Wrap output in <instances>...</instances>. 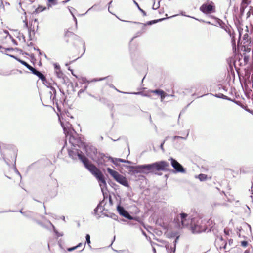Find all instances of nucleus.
Here are the masks:
<instances>
[{"label":"nucleus","mask_w":253,"mask_h":253,"mask_svg":"<svg viewBox=\"0 0 253 253\" xmlns=\"http://www.w3.org/2000/svg\"><path fill=\"white\" fill-rule=\"evenodd\" d=\"M190 228L193 233H199L205 231L206 228L204 225H199V222L197 221V224L194 223V221H190Z\"/></svg>","instance_id":"0eeeda50"},{"label":"nucleus","mask_w":253,"mask_h":253,"mask_svg":"<svg viewBox=\"0 0 253 253\" xmlns=\"http://www.w3.org/2000/svg\"><path fill=\"white\" fill-rule=\"evenodd\" d=\"M77 149H68L69 157L73 160H76L77 157L83 163L84 167L99 181V185L103 194L104 191L107 188V184L104 176L101 171L84 155L79 153Z\"/></svg>","instance_id":"f257e3e1"},{"label":"nucleus","mask_w":253,"mask_h":253,"mask_svg":"<svg viewBox=\"0 0 253 253\" xmlns=\"http://www.w3.org/2000/svg\"><path fill=\"white\" fill-rule=\"evenodd\" d=\"M219 240L222 242V245H223V248L224 249H226L227 245V243L223 240V239L222 237H220L219 238Z\"/></svg>","instance_id":"f704fd0d"},{"label":"nucleus","mask_w":253,"mask_h":253,"mask_svg":"<svg viewBox=\"0 0 253 253\" xmlns=\"http://www.w3.org/2000/svg\"><path fill=\"white\" fill-rule=\"evenodd\" d=\"M107 171L117 182L125 187H129L128 181L125 176L110 168H107Z\"/></svg>","instance_id":"7ed1b4c3"},{"label":"nucleus","mask_w":253,"mask_h":253,"mask_svg":"<svg viewBox=\"0 0 253 253\" xmlns=\"http://www.w3.org/2000/svg\"><path fill=\"white\" fill-rule=\"evenodd\" d=\"M151 93L157 94L158 95H161L163 94L164 91L161 89H155L150 91Z\"/></svg>","instance_id":"a878e982"},{"label":"nucleus","mask_w":253,"mask_h":253,"mask_svg":"<svg viewBox=\"0 0 253 253\" xmlns=\"http://www.w3.org/2000/svg\"><path fill=\"white\" fill-rule=\"evenodd\" d=\"M34 75L37 76L43 82L44 84L47 83L45 77L40 72L37 71L36 69L33 73Z\"/></svg>","instance_id":"2eb2a0df"},{"label":"nucleus","mask_w":253,"mask_h":253,"mask_svg":"<svg viewBox=\"0 0 253 253\" xmlns=\"http://www.w3.org/2000/svg\"><path fill=\"white\" fill-rule=\"evenodd\" d=\"M129 94H135V95H141L143 96H146L150 97V96L146 93H144L143 92H130L128 93Z\"/></svg>","instance_id":"c756f323"},{"label":"nucleus","mask_w":253,"mask_h":253,"mask_svg":"<svg viewBox=\"0 0 253 253\" xmlns=\"http://www.w3.org/2000/svg\"><path fill=\"white\" fill-rule=\"evenodd\" d=\"M241 244L242 246L245 247L248 245V242L246 241H243L241 242Z\"/></svg>","instance_id":"49530a36"},{"label":"nucleus","mask_w":253,"mask_h":253,"mask_svg":"<svg viewBox=\"0 0 253 253\" xmlns=\"http://www.w3.org/2000/svg\"><path fill=\"white\" fill-rule=\"evenodd\" d=\"M25 15L26 14V13L25 12ZM25 19H23V22L24 23V27L27 29H28V31H29V32L30 33V28L29 27H28V21H27V18H26V16L25 15Z\"/></svg>","instance_id":"cd10ccee"},{"label":"nucleus","mask_w":253,"mask_h":253,"mask_svg":"<svg viewBox=\"0 0 253 253\" xmlns=\"http://www.w3.org/2000/svg\"><path fill=\"white\" fill-rule=\"evenodd\" d=\"M57 108L58 111L60 112V113H57V115L58 117V120H59V121L60 123V125H61L62 127L63 128V122L61 121V118H62L61 109L59 107V105L58 104H57Z\"/></svg>","instance_id":"412c9836"},{"label":"nucleus","mask_w":253,"mask_h":253,"mask_svg":"<svg viewBox=\"0 0 253 253\" xmlns=\"http://www.w3.org/2000/svg\"><path fill=\"white\" fill-rule=\"evenodd\" d=\"M45 227L49 228V229H50V228H53L54 232L56 234V235L57 238H58L60 237H62V235L60 234V233H59L57 232V231L55 229V227L53 226V225L50 222H48V225H47Z\"/></svg>","instance_id":"aec40b11"},{"label":"nucleus","mask_w":253,"mask_h":253,"mask_svg":"<svg viewBox=\"0 0 253 253\" xmlns=\"http://www.w3.org/2000/svg\"><path fill=\"white\" fill-rule=\"evenodd\" d=\"M114 89H115L116 90H117L119 92L122 93L124 94H128V92H123V91H121L118 90L115 87V88H114Z\"/></svg>","instance_id":"bf43d9fd"},{"label":"nucleus","mask_w":253,"mask_h":253,"mask_svg":"<svg viewBox=\"0 0 253 253\" xmlns=\"http://www.w3.org/2000/svg\"><path fill=\"white\" fill-rule=\"evenodd\" d=\"M221 88H222V89H223L224 91H227V89L226 88V87L224 86H222L221 87Z\"/></svg>","instance_id":"338daca9"},{"label":"nucleus","mask_w":253,"mask_h":253,"mask_svg":"<svg viewBox=\"0 0 253 253\" xmlns=\"http://www.w3.org/2000/svg\"><path fill=\"white\" fill-rule=\"evenodd\" d=\"M48 88H49V91L46 94V97L50 101H53L55 98L56 91L54 87L50 85V84L47 82L45 84Z\"/></svg>","instance_id":"9b49d317"},{"label":"nucleus","mask_w":253,"mask_h":253,"mask_svg":"<svg viewBox=\"0 0 253 253\" xmlns=\"http://www.w3.org/2000/svg\"><path fill=\"white\" fill-rule=\"evenodd\" d=\"M69 35H72L74 38H79V37L77 36L76 35H75L74 34L71 33V32H67L66 34H65V36H69Z\"/></svg>","instance_id":"79ce46f5"},{"label":"nucleus","mask_w":253,"mask_h":253,"mask_svg":"<svg viewBox=\"0 0 253 253\" xmlns=\"http://www.w3.org/2000/svg\"><path fill=\"white\" fill-rule=\"evenodd\" d=\"M34 49L36 50L37 52H38V53H39L40 55H42L43 54L45 57H46V54H44V53H42L41 52L40 49H35V48H34Z\"/></svg>","instance_id":"864d4df0"},{"label":"nucleus","mask_w":253,"mask_h":253,"mask_svg":"<svg viewBox=\"0 0 253 253\" xmlns=\"http://www.w3.org/2000/svg\"><path fill=\"white\" fill-rule=\"evenodd\" d=\"M251 42H244L243 43V46L242 48V50H243L244 51L246 52H250L251 51L250 47H249V45L250 44Z\"/></svg>","instance_id":"6ab92c4d"},{"label":"nucleus","mask_w":253,"mask_h":253,"mask_svg":"<svg viewBox=\"0 0 253 253\" xmlns=\"http://www.w3.org/2000/svg\"><path fill=\"white\" fill-rule=\"evenodd\" d=\"M68 9H69V11H70V12L71 13V14L72 15L73 18L75 20L76 25L77 26V20L73 13V10H75V9L72 7H71V8L68 7Z\"/></svg>","instance_id":"7c9ffc66"},{"label":"nucleus","mask_w":253,"mask_h":253,"mask_svg":"<svg viewBox=\"0 0 253 253\" xmlns=\"http://www.w3.org/2000/svg\"><path fill=\"white\" fill-rule=\"evenodd\" d=\"M29 70H30L33 73L34 71L36 70L34 68L32 67L31 66L28 64V65L26 66Z\"/></svg>","instance_id":"4c0bfd02"},{"label":"nucleus","mask_w":253,"mask_h":253,"mask_svg":"<svg viewBox=\"0 0 253 253\" xmlns=\"http://www.w3.org/2000/svg\"><path fill=\"white\" fill-rule=\"evenodd\" d=\"M147 167V164H144L135 166H127V168L129 173L133 175L136 173L147 174L149 173Z\"/></svg>","instance_id":"20e7f679"},{"label":"nucleus","mask_w":253,"mask_h":253,"mask_svg":"<svg viewBox=\"0 0 253 253\" xmlns=\"http://www.w3.org/2000/svg\"><path fill=\"white\" fill-rule=\"evenodd\" d=\"M65 136L66 139H68L69 143L73 147H75L76 146H78L80 147L81 145H82V142L81 140L79 139L77 134L75 135L73 133H70L65 135Z\"/></svg>","instance_id":"39448f33"},{"label":"nucleus","mask_w":253,"mask_h":253,"mask_svg":"<svg viewBox=\"0 0 253 253\" xmlns=\"http://www.w3.org/2000/svg\"><path fill=\"white\" fill-rule=\"evenodd\" d=\"M165 141H166V140H164L163 141V142L161 144L160 146V147L161 149L163 152L164 151V147H163V145H164V143H165Z\"/></svg>","instance_id":"603ef678"},{"label":"nucleus","mask_w":253,"mask_h":253,"mask_svg":"<svg viewBox=\"0 0 253 253\" xmlns=\"http://www.w3.org/2000/svg\"><path fill=\"white\" fill-rule=\"evenodd\" d=\"M215 21L214 23H211L210 21H205L204 20H203L202 21L203 22L206 23L207 24L217 26V25H219L220 26H221L222 28H223V27L221 26V24L223 23V22L222 21V20H221L220 19H219L218 18H215Z\"/></svg>","instance_id":"a211bd4d"},{"label":"nucleus","mask_w":253,"mask_h":253,"mask_svg":"<svg viewBox=\"0 0 253 253\" xmlns=\"http://www.w3.org/2000/svg\"><path fill=\"white\" fill-rule=\"evenodd\" d=\"M82 245V244L81 243H80L79 244H78L77 246H76V248L81 246Z\"/></svg>","instance_id":"774afa93"},{"label":"nucleus","mask_w":253,"mask_h":253,"mask_svg":"<svg viewBox=\"0 0 253 253\" xmlns=\"http://www.w3.org/2000/svg\"><path fill=\"white\" fill-rule=\"evenodd\" d=\"M0 74L2 75L3 76H10L12 74V71L6 72L5 73H2V74L0 73Z\"/></svg>","instance_id":"a18cd8bd"},{"label":"nucleus","mask_w":253,"mask_h":253,"mask_svg":"<svg viewBox=\"0 0 253 253\" xmlns=\"http://www.w3.org/2000/svg\"><path fill=\"white\" fill-rule=\"evenodd\" d=\"M169 161H170L171 165L176 172L182 173L186 172L185 169L177 160L171 157L169 159Z\"/></svg>","instance_id":"423d86ee"},{"label":"nucleus","mask_w":253,"mask_h":253,"mask_svg":"<svg viewBox=\"0 0 253 253\" xmlns=\"http://www.w3.org/2000/svg\"><path fill=\"white\" fill-rule=\"evenodd\" d=\"M99 5V4H95L94 5H93L91 8H90L87 11L91 10V9H94L97 6H98Z\"/></svg>","instance_id":"5fc2aeb1"},{"label":"nucleus","mask_w":253,"mask_h":253,"mask_svg":"<svg viewBox=\"0 0 253 253\" xmlns=\"http://www.w3.org/2000/svg\"><path fill=\"white\" fill-rule=\"evenodd\" d=\"M70 133H73L76 135V132L72 127V125L68 122H67L65 124H64V135Z\"/></svg>","instance_id":"4468645a"},{"label":"nucleus","mask_w":253,"mask_h":253,"mask_svg":"<svg viewBox=\"0 0 253 253\" xmlns=\"http://www.w3.org/2000/svg\"><path fill=\"white\" fill-rule=\"evenodd\" d=\"M200 10L205 14H210L214 11V6L211 4H203Z\"/></svg>","instance_id":"9d476101"},{"label":"nucleus","mask_w":253,"mask_h":253,"mask_svg":"<svg viewBox=\"0 0 253 253\" xmlns=\"http://www.w3.org/2000/svg\"><path fill=\"white\" fill-rule=\"evenodd\" d=\"M107 78H108V77H104V78H95V79H93L92 80L90 81V82H92L100 81L104 80Z\"/></svg>","instance_id":"c9c22d12"},{"label":"nucleus","mask_w":253,"mask_h":253,"mask_svg":"<svg viewBox=\"0 0 253 253\" xmlns=\"http://www.w3.org/2000/svg\"><path fill=\"white\" fill-rule=\"evenodd\" d=\"M233 240L232 239H230V240H229V241H228L229 245L230 246H231V245H232V243H233Z\"/></svg>","instance_id":"e2e57ef3"},{"label":"nucleus","mask_w":253,"mask_h":253,"mask_svg":"<svg viewBox=\"0 0 253 253\" xmlns=\"http://www.w3.org/2000/svg\"><path fill=\"white\" fill-rule=\"evenodd\" d=\"M165 19H166V18H161V19H159L158 20H154L149 21L146 22V23H141L138 22H132V21H124L126 22H128V23H133L137 24H142L143 25L142 30H144L145 26H146L147 25H152L153 24H155L158 22L162 21L164 20Z\"/></svg>","instance_id":"f8f14e48"},{"label":"nucleus","mask_w":253,"mask_h":253,"mask_svg":"<svg viewBox=\"0 0 253 253\" xmlns=\"http://www.w3.org/2000/svg\"><path fill=\"white\" fill-rule=\"evenodd\" d=\"M68 70H70V71L71 72L73 76H75L76 78L77 77V76H76V75L73 73V70H72V69H71V68H70V67H69V68H68Z\"/></svg>","instance_id":"0e129e2a"},{"label":"nucleus","mask_w":253,"mask_h":253,"mask_svg":"<svg viewBox=\"0 0 253 253\" xmlns=\"http://www.w3.org/2000/svg\"><path fill=\"white\" fill-rule=\"evenodd\" d=\"M114 89H115L116 90H117L119 92L122 93L124 94H128V92H123V91H121L118 90L115 87V88H114Z\"/></svg>","instance_id":"13d9d810"},{"label":"nucleus","mask_w":253,"mask_h":253,"mask_svg":"<svg viewBox=\"0 0 253 253\" xmlns=\"http://www.w3.org/2000/svg\"><path fill=\"white\" fill-rule=\"evenodd\" d=\"M8 55V54H7ZM9 56L14 59H15V60H16L17 61H18V62H19L20 63H21L22 65H23L24 66H25V67L28 65V63L27 62H26L25 61L22 60H21L20 59L17 58V57H16L14 55H9Z\"/></svg>","instance_id":"4be33fe9"},{"label":"nucleus","mask_w":253,"mask_h":253,"mask_svg":"<svg viewBox=\"0 0 253 253\" xmlns=\"http://www.w3.org/2000/svg\"><path fill=\"white\" fill-rule=\"evenodd\" d=\"M189 135V132H188L186 137H182V136H174L173 137V140H175L177 139H183V140H186L188 137Z\"/></svg>","instance_id":"473e14b6"},{"label":"nucleus","mask_w":253,"mask_h":253,"mask_svg":"<svg viewBox=\"0 0 253 253\" xmlns=\"http://www.w3.org/2000/svg\"><path fill=\"white\" fill-rule=\"evenodd\" d=\"M197 177L201 181H204L207 179V175L205 174H199Z\"/></svg>","instance_id":"393cba45"},{"label":"nucleus","mask_w":253,"mask_h":253,"mask_svg":"<svg viewBox=\"0 0 253 253\" xmlns=\"http://www.w3.org/2000/svg\"><path fill=\"white\" fill-rule=\"evenodd\" d=\"M119 162H123V163H125L126 162V160L125 159H121V158H119Z\"/></svg>","instance_id":"69168bd1"},{"label":"nucleus","mask_w":253,"mask_h":253,"mask_svg":"<svg viewBox=\"0 0 253 253\" xmlns=\"http://www.w3.org/2000/svg\"><path fill=\"white\" fill-rule=\"evenodd\" d=\"M187 217L188 214L182 212L180 214L181 221L177 224V226L179 228L186 227L189 225L190 221L187 219Z\"/></svg>","instance_id":"6e6552de"},{"label":"nucleus","mask_w":253,"mask_h":253,"mask_svg":"<svg viewBox=\"0 0 253 253\" xmlns=\"http://www.w3.org/2000/svg\"><path fill=\"white\" fill-rule=\"evenodd\" d=\"M82 84H84V83H90V82L89 81H88L85 78H82Z\"/></svg>","instance_id":"37998d69"},{"label":"nucleus","mask_w":253,"mask_h":253,"mask_svg":"<svg viewBox=\"0 0 253 253\" xmlns=\"http://www.w3.org/2000/svg\"><path fill=\"white\" fill-rule=\"evenodd\" d=\"M25 212H26V214H24V216H26V217H32V215H33V213L29 211H25Z\"/></svg>","instance_id":"e433bc0d"},{"label":"nucleus","mask_w":253,"mask_h":253,"mask_svg":"<svg viewBox=\"0 0 253 253\" xmlns=\"http://www.w3.org/2000/svg\"><path fill=\"white\" fill-rule=\"evenodd\" d=\"M214 96L217 97V98H222V99H225V100L233 101L236 104L239 105V102L238 101H235V100H233L232 99L230 98L228 96H226V95H224V94H223L222 93L216 94L215 95H214Z\"/></svg>","instance_id":"f3484780"},{"label":"nucleus","mask_w":253,"mask_h":253,"mask_svg":"<svg viewBox=\"0 0 253 253\" xmlns=\"http://www.w3.org/2000/svg\"><path fill=\"white\" fill-rule=\"evenodd\" d=\"M58 244L60 248L62 249V248H63V247H62V242L61 239H60V240H59L58 241Z\"/></svg>","instance_id":"09e8293b"},{"label":"nucleus","mask_w":253,"mask_h":253,"mask_svg":"<svg viewBox=\"0 0 253 253\" xmlns=\"http://www.w3.org/2000/svg\"><path fill=\"white\" fill-rule=\"evenodd\" d=\"M248 37V35L247 34L244 35L243 37V41H244V42H246V41L248 42V41L247 40Z\"/></svg>","instance_id":"8fccbe9b"},{"label":"nucleus","mask_w":253,"mask_h":253,"mask_svg":"<svg viewBox=\"0 0 253 253\" xmlns=\"http://www.w3.org/2000/svg\"><path fill=\"white\" fill-rule=\"evenodd\" d=\"M160 97H161V101H163V100L165 98V97L166 96H169L168 94H167V93H166L164 91V93L163 94L161 95H160Z\"/></svg>","instance_id":"c03bdc74"},{"label":"nucleus","mask_w":253,"mask_h":253,"mask_svg":"<svg viewBox=\"0 0 253 253\" xmlns=\"http://www.w3.org/2000/svg\"><path fill=\"white\" fill-rule=\"evenodd\" d=\"M249 5L246 3V2H244L242 1V2L241 3L240 8V11L241 14H243L245 8L248 6Z\"/></svg>","instance_id":"5701e85b"},{"label":"nucleus","mask_w":253,"mask_h":253,"mask_svg":"<svg viewBox=\"0 0 253 253\" xmlns=\"http://www.w3.org/2000/svg\"><path fill=\"white\" fill-rule=\"evenodd\" d=\"M133 2L135 4V5L137 7L139 10L142 13L143 15L144 16H146V12L140 7L138 3L136 1H135V0H133Z\"/></svg>","instance_id":"bb28decb"},{"label":"nucleus","mask_w":253,"mask_h":253,"mask_svg":"<svg viewBox=\"0 0 253 253\" xmlns=\"http://www.w3.org/2000/svg\"><path fill=\"white\" fill-rule=\"evenodd\" d=\"M178 238H179V236H177V237H176V238L174 240V241L173 242V245H174L173 247H172L171 246H169V245H167L166 246V247L167 249L169 250V253H171L172 252L174 253V252L175 251L176 243L177 242V240H178Z\"/></svg>","instance_id":"dca6fc26"},{"label":"nucleus","mask_w":253,"mask_h":253,"mask_svg":"<svg viewBox=\"0 0 253 253\" xmlns=\"http://www.w3.org/2000/svg\"><path fill=\"white\" fill-rule=\"evenodd\" d=\"M112 3V0L110 1L109 3H108V11L110 13H112L111 12V11H110V5L111 4V3Z\"/></svg>","instance_id":"680f3d73"},{"label":"nucleus","mask_w":253,"mask_h":253,"mask_svg":"<svg viewBox=\"0 0 253 253\" xmlns=\"http://www.w3.org/2000/svg\"><path fill=\"white\" fill-rule=\"evenodd\" d=\"M105 216H106L107 217H109L115 220H116L118 218L117 215H116V214H115L114 213H110L109 214H105Z\"/></svg>","instance_id":"2f4dec72"},{"label":"nucleus","mask_w":253,"mask_h":253,"mask_svg":"<svg viewBox=\"0 0 253 253\" xmlns=\"http://www.w3.org/2000/svg\"><path fill=\"white\" fill-rule=\"evenodd\" d=\"M29 70H30L33 73L34 71L36 70L34 68L32 67L31 66L28 64V65L26 66Z\"/></svg>","instance_id":"ea45409f"},{"label":"nucleus","mask_w":253,"mask_h":253,"mask_svg":"<svg viewBox=\"0 0 253 253\" xmlns=\"http://www.w3.org/2000/svg\"><path fill=\"white\" fill-rule=\"evenodd\" d=\"M77 249L76 246H74L73 247H71V248H69L67 249V250L68 251H72L73 250H74L75 249Z\"/></svg>","instance_id":"6e6d98bb"},{"label":"nucleus","mask_w":253,"mask_h":253,"mask_svg":"<svg viewBox=\"0 0 253 253\" xmlns=\"http://www.w3.org/2000/svg\"><path fill=\"white\" fill-rule=\"evenodd\" d=\"M148 171L150 173H154L156 174L161 175L162 174H159L156 171H166L169 170V162L165 161H160L155 163L147 164Z\"/></svg>","instance_id":"f03ea898"},{"label":"nucleus","mask_w":253,"mask_h":253,"mask_svg":"<svg viewBox=\"0 0 253 253\" xmlns=\"http://www.w3.org/2000/svg\"><path fill=\"white\" fill-rule=\"evenodd\" d=\"M241 249L239 247H237V248H235L233 250V251L234 252H235L236 251L237 252L239 253H241Z\"/></svg>","instance_id":"de8ad7c7"},{"label":"nucleus","mask_w":253,"mask_h":253,"mask_svg":"<svg viewBox=\"0 0 253 253\" xmlns=\"http://www.w3.org/2000/svg\"><path fill=\"white\" fill-rule=\"evenodd\" d=\"M29 70H30L33 73L34 71L36 70L34 68L32 67L31 66L28 64V65L26 66Z\"/></svg>","instance_id":"58836bf2"},{"label":"nucleus","mask_w":253,"mask_h":253,"mask_svg":"<svg viewBox=\"0 0 253 253\" xmlns=\"http://www.w3.org/2000/svg\"><path fill=\"white\" fill-rule=\"evenodd\" d=\"M103 201L100 202L97 206L94 209L93 214L95 215H97V212L98 209L102 207V204L103 203Z\"/></svg>","instance_id":"b1692460"},{"label":"nucleus","mask_w":253,"mask_h":253,"mask_svg":"<svg viewBox=\"0 0 253 253\" xmlns=\"http://www.w3.org/2000/svg\"><path fill=\"white\" fill-rule=\"evenodd\" d=\"M109 159L111 160V161L116 166L118 165V163L119 162V158H113L111 157H109Z\"/></svg>","instance_id":"c85d7f7f"},{"label":"nucleus","mask_w":253,"mask_h":253,"mask_svg":"<svg viewBox=\"0 0 253 253\" xmlns=\"http://www.w3.org/2000/svg\"><path fill=\"white\" fill-rule=\"evenodd\" d=\"M84 90H83V89H80L79 91H78V96L80 95V94L82 93H83L84 92Z\"/></svg>","instance_id":"052dcab7"},{"label":"nucleus","mask_w":253,"mask_h":253,"mask_svg":"<svg viewBox=\"0 0 253 253\" xmlns=\"http://www.w3.org/2000/svg\"><path fill=\"white\" fill-rule=\"evenodd\" d=\"M249 59H250L249 56L246 55H244V62L245 63H247L249 61Z\"/></svg>","instance_id":"a19ab883"},{"label":"nucleus","mask_w":253,"mask_h":253,"mask_svg":"<svg viewBox=\"0 0 253 253\" xmlns=\"http://www.w3.org/2000/svg\"><path fill=\"white\" fill-rule=\"evenodd\" d=\"M54 67V72L57 78L59 79H63V73L62 72L60 65L57 63L53 64Z\"/></svg>","instance_id":"ddd939ff"},{"label":"nucleus","mask_w":253,"mask_h":253,"mask_svg":"<svg viewBox=\"0 0 253 253\" xmlns=\"http://www.w3.org/2000/svg\"><path fill=\"white\" fill-rule=\"evenodd\" d=\"M117 210L118 213L121 216L129 220L133 219L132 216L128 213L127 211L123 207L120 205H118L117 207Z\"/></svg>","instance_id":"1a4fd4ad"},{"label":"nucleus","mask_w":253,"mask_h":253,"mask_svg":"<svg viewBox=\"0 0 253 253\" xmlns=\"http://www.w3.org/2000/svg\"><path fill=\"white\" fill-rule=\"evenodd\" d=\"M230 230L229 229H226V228L224 229V232L226 235H229L230 234Z\"/></svg>","instance_id":"3c124183"},{"label":"nucleus","mask_w":253,"mask_h":253,"mask_svg":"<svg viewBox=\"0 0 253 253\" xmlns=\"http://www.w3.org/2000/svg\"><path fill=\"white\" fill-rule=\"evenodd\" d=\"M242 1L246 2L247 4L249 5L251 2V0H242Z\"/></svg>","instance_id":"4d7b16f0"},{"label":"nucleus","mask_w":253,"mask_h":253,"mask_svg":"<svg viewBox=\"0 0 253 253\" xmlns=\"http://www.w3.org/2000/svg\"><path fill=\"white\" fill-rule=\"evenodd\" d=\"M85 239H86V242L85 243H87L88 245L91 247L90 244V236L89 234H87L85 236Z\"/></svg>","instance_id":"72a5a7b5"}]
</instances>
